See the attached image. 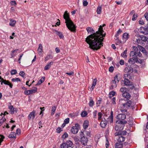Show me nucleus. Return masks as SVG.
Masks as SVG:
<instances>
[{"label":"nucleus","instance_id":"dca6fc26","mask_svg":"<svg viewBox=\"0 0 148 148\" xmlns=\"http://www.w3.org/2000/svg\"><path fill=\"white\" fill-rule=\"evenodd\" d=\"M140 36L142 42H144L147 43H148V38L147 37L144 35Z\"/></svg>","mask_w":148,"mask_h":148},{"label":"nucleus","instance_id":"09e8293b","mask_svg":"<svg viewBox=\"0 0 148 148\" xmlns=\"http://www.w3.org/2000/svg\"><path fill=\"white\" fill-rule=\"evenodd\" d=\"M87 114V113L86 111L82 112L81 114V115L82 117H85Z\"/></svg>","mask_w":148,"mask_h":148},{"label":"nucleus","instance_id":"a19ab883","mask_svg":"<svg viewBox=\"0 0 148 148\" xmlns=\"http://www.w3.org/2000/svg\"><path fill=\"white\" fill-rule=\"evenodd\" d=\"M116 92L114 91H112L109 93V97L111 98L112 97L114 96Z\"/></svg>","mask_w":148,"mask_h":148},{"label":"nucleus","instance_id":"5701e85b","mask_svg":"<svg viewBox=\"0 0 148 148\" xmlns=\"http://www.w3.org/2000/svg\"><path fill=\"white\" fill-rule=\"evenodd\" d=\"M89 125V122L87 120L85 121L83 124V127L84 129H86L88 127Z\"/></svg>","mask_w":148,"mask_h":148},{"label":"nucleus","instance_id":"aec40b11","mask_svg":"<svg viewBox=\"0 0 148 148\" xmlns=\"http://www.w3.org/2000/svg\"><path fill=\"white\" fill-rule=\"evenodd\" d=\"M54 32L55 34L58 35L60 38H64V36L61 32H58L56 30H54Z\"/></svg>","mask_w":148,"mask_h":148},{"label":"nucleus","instance_id":"473e14b6","mask_svg":"<svg viewBox=\"0 0 148 148\" xmlns=\"http://www.w3.org/2000/svg\"><path fill=\"white\" fill-rule=\"evenodd\" d=\"M61 148H69L66 143H62L60 145Z\"/></svg>","mask_w":148,"mask_h":148},{"label":"nucleus","instance_id":"680f3d73","mask_svg":"<svg viewBox=\"0 0 148 148\" xmlns=\"http://www.w3.org/2000/svg\"><path fill=\"white\" fill-rule=\"evenodd\" d=\"M114 70V67L113 66H110L109 68V71L111 72H112Z\"/></svg>","mask_w":148,"mask_h":148},{"label":"nucleus","instance_id":"9b49d317","mask_svg":"<svg viewBox=\"0 0 148 148\" xmlns=\"http://www.w3.org/2000/svg\"><path fill=\"white\" fill-rule=\"evenodd\" d=\"M35 111H33L31 112L28 115V119L29 120H33L35 116Z\"/></svg>","mask_w":148,"mask_h":148},{"label":"nucleus","instance_id":"f03ea898","mask_svg":"<svg viewBox=\"0 0 148 148\" xmlns=\"http://www.w3.org/2000/svg\"><path fill=\"white\" fill-rule=\"evenodd\" d=\"M63 17L65 20V23L68 29L71 31L75 32L76 30V27L71 20L69 15L67 11H65L63 15Z\"/></svg>","mask_w":148,"mask_h":148},{"label":"nucleus","instance_id":"5fc2aeb1","mask_svg":"<svg viewBox=\"0 0 148 148\" xmlns=\"http://www.w3.org/2000/svg\"><path fill=\"white\" fill-rule=\"evenodd\" d=\"M112 80L115 81L117 83L119 82V80L118 79V76L117 75H116V76L114 77V79Z\"/></svg>","mask_w":148,"mask_h":148},{"label":"nucleus","instance_id":"58836bf2","mask_svg":"<svg viewBox=\"0 0 148 148\" xmlns=\"http://www.w3.org/2000/svg\"><path fill=\"white\" fill-rule=\"evenodd\" d=\"M128 86V87L131 89H133L134 88V86L132 82H131V83Z\"/></svg>","mask_w":148,"mask_h":148},{"label":"nucleus","instance_id":"49530a36","mask_svg":"<svg viewBox=\"0 0 148 148\" xmlns=\"http://www.w3.org/2000/svg\"><path fill=\"white\" fill-rule=\"evenodd\" d=\"M97 113V110H95L93 112V117L94 118H96Z\"/></svg>","mask_w":148,"mask_h":148},{"label":"nucleus","instance_id":"9d476101","mask_svg":"<svg viewBox=\"0 0 148 148\" xmlns=\"http://www.w3.org/2000/svg\"><path fill=\"white\" fill-rule=\"evenodd\" d=\"M131 58H133L138 61V59L136 55V52L134 51H131L130 53Z\"/></svg>","mask_w":148,"mask_h":148},{"label":"nucleus","instance_id":"4c0bfd02","mask_svg":"<svg viewBox=\"0 0 148 148\" xmlns=\"http://www.w3.org/2000/svg\"><path fill=\"white\" fill-rule=\"evenodd\" d=\"M101 7L100 6H99L97 7V14H100L101 12Z\"/></svg>","mask_w":148,"mask_h":148},{"label":"nucleus","instance_id":"774afa93","mask_svg":"<svg viewBox=\"0 0 148 148\" xmlns=\"http://www.w3.org/2000/svg\"><path fill=\"white\" fill-rule=\"evenodd\" d=\"M144 16L146 20L148 21V12H146L144 14Z\"/></svg>","mask_w":148,"mask_h":148},{"label":"nucleus","instance_id":"f704fd0d","mask_svg":"<svg viewBox=\"0 0 148 148\" xmlns=\"http://www.w3.org/2000/svg\"><path fill=\"white\" fill-rule=\"evenodd\" d=\"M94 104V102L93 100L91 98L90 99V101H89V106L90 107H92V106Z\"/></svg>","mask_w":148,"mask_h":148},{"label":"nucleus","instance_id":"603ef678","mask_svg":"<svg viewBox=\"0 0 148 148\" xmlns=\"http://www.w3.org/2000/svg\"><path fill=\"white\" fill-rule=\"evenodd\" d=\"M17 73L16 70L15 69L12 70L11 71V75H14Z\"/></svg>","mask_w":148,"mask_h":148},{"label":"nucleus","instance_id":"1a4fd4ad","mask_svg":"<svg viewBox=\"0 0 148 148\" xmlns=\"http://www.w3.org/2000/svg\"><path fill=\"white\" fill-rule=\"evenodd\" d=\"M66 143L69 148H76V146L70 140H67Z\"/></svg>","mask_w":148,"mask_h":148},{"label":"nucleus","instance_id":"a18cd8bd","mask_svg":"<svg viewBox=\"0 0 148 148\" xmlns=\"http://www.w3.org/2000/svg\"><path fill=\"white\" fill-rule=\"evenodd\" d=\"M102 113L101 112H99L98 113V120L99 121H100L102 120V118H101L102 116Z\"/></svg>","mask_w":148,"mask_h":148},{"label":"nucleus","instance_id":"7ed1b4c3","mask_svg":"<svg viewBox=\"0 0 148 148\" xmlns=\"http://www.w3.org/2000/svg\"><path fill=\"white\" fill-rule=\"evenodd\" d=\"M116 118L118 119L116 123L119 124L124 125L127 123V121L125 120L126 117L124 114H120L118 115Z\"/></svg>","mask_w":148,"mask_h":148},{"label":"nucleus","instance_id":"a211bd4d","mask_svg":"<svg viewBox=\"0 0 148 148\" xmlns=\"http://www.w3.org/2000/svg\"><path fill=\"white\" fill-rule=\"evenodd\" d=\"M97 80L96 78L94 79L92 81V86L90 88V90L91 91L93 90L94 87L96 85Z\"/></svg>","mask_w":148,"mask_h":148},{"label":"nucleus","instance_id":"4be33fe9","mask_svg":"<svg viewBox=\"0 0 148 148\" xmlns=\"http://www.w3.org/2000/svg\"><path fill=\"white\" fill-rule=\"evenodd\" d=\"M125 138L124 137L122 136H119L117 141L122 143V142L125 141Z\"/></svg>","mask_w":148,"mask_h":148},{"label":"nucleus","instance_id":"c756f323","mask_svg":"<svg viewBox=\"0 0 148 148\" xmlns=\"http://www.w3.org/2000/svg\"><path fill=\"white\" fill-rule=\"evenodd\" d=\"M16 134L15 132H11V134L9 135L8 137L9 138H14L15 137Z\"/></svg>","mask_w":148,"mask_h":148},{"label":"nucleus","instance_id":"ddd939ff","mask_svg":"<svg viewBox=\"0 0 148 148\" xmlns=\"http://www.w3.org/2000/svg\"><path fill=\"white\" fill-rule=\"evenodd\" d=\"M2 79L3 81L1 82V85H2L3 82L4 84L9 85L11 88H12V84L11 83H10L8 81L6 80H4L3 79Z\"/></svg>","mask_w":148,"mask_h":148},{"label":"nucleus","instance_id":"052dcab7","mask_svg":"<svg viewBox=\"0 0 148 148\" xmlns=\"http://www.w3.org/2000/svg\"><path fill=\"white\" fill-rule=\"evenodd\" d=\"M19 75L23 77H24L25 75V73L23 71H21L19 73Z\"/></svg>","mask_w":148,"mask_h":148},{"label":"nucleus","instance_id":"0eeeda50","mask_svg":"<svg viewBox=\"0 0 148 148\" xmlns=\"http://www.w3.org/2000/svg\"><path fill=\"white\" fill-rule=\"evenodd\" d=\"M124 71L125 73L131 74L133 72V69L132 67L128 66L125 68Z\"/></svg>","mask_w":148,"mask_h":148},{"label":"nucleus","instance_id":"69168bd1","mask_svg":"<svg viewBox=\"0 0 148 148\" xmlns=\"http://www.w3.org/2000/svg\"><path fill=\"white\" fill-rule=\"evenodd\" d=\"M84 1L83 2V5L84 6H87L88 4V2L87 1H85V0H84Z\"/></svg>","mask_w":148,"mask_h":148},{"label":"nucleus","instance_id":"a878e982","mask_svg":"<svg viewBox=\"0 0 148 148\" xmlns=\"http://www.w3.org/2000/svg\"><path fill=\"white\" fill-rule=\"evenodd\" d=\"M130 74H125L124 77V80L128 79H130L131 76L130 75Z\"/></svg>","mask_w":148,"mask_h":148},{"label":"nucleus","instance_id":"f257e3e1","mask_svg":"<svg viewBox=\"0 0 148 148\" xmlns=\"http://www.w3.org/2000/svg\"><path fill=\"white\" fill-rule=\"evenodd\" d=\"M86 30L88 33L91 32L92 34L88 36L86 39L85 41L89 45V47L94 50L99 49L103 46L102 42L103 41V37H105L106 33L104 32L103 27L100 25L98 30L95 33V31L91 27L86 28Z\"/></svg>","mask_w":148,"mask_h":148},{"label":"nucleus","instance_id":"4468645a","mask_svg":"<svg viewBox=\"0 0 148 148\" xmlns=\"http://www.w3.org/2000/svg\"><path fill=\"white\" fill-rule=\"evenodd\" d=\"M71 131L74 134H75L77 133L78 131V128H76L75 127L73 126L71 129Z\"/></svg>","mask_w":148,"mask_h":148},{"label":"nucleus","instance_id":"6ab92c4d","mask_svg":"<svg viewBox=\"0 0 148 148\" xmlns=\"http://www.w3.org/2000/svg\"><path fill=\"white\" fill-rule=\"evenodd\" d=\"M38 54L39 55H41L42 53L43 52L42 46L41 44H40L39 45V47L38 49Z\"/></svg>","mask_w":148,"mask_h":148},{"label":"nucleus","instance_id":"e2e57ef3","mask_svg":"<svg viewBox=\"0 0 148 148\" xmlns=\"http://www.w3.org/2000/svg\"><path fill=\"white\" fill-rule=\"evenodd\" d=\"M116 98L115 97H114L112 99V103L113 104H116Z\"/></svg>","mask_w":148,"mask_h":148},{"label":"nucleus","instance_id":"7c9ffc66","mask_svg":"<svg viewBox=\"0 0 148 148\" xmlns=\"http://www.w3.org/2000/svg\"><path fill=\"white\" fill-rule=\"evenodd\" d=\"M124 84L126 86H128L131 83V82L129 80V79H126L124 80L123 81Z\"/></svg>","mask_w":148,"mask_h":148},{"label":"nucleus","instance_id":"bb28decb","mask_svg":"<svg viewBox=\"0 0 148 148\" xmlns=\"http://www.w3.org/2000/svg\"><path fill=\"white\" fill-rule=\"evenodd\" d=\"M128 62L130 64H133L135 62H137L138 61L136 60H135L133 58H130L128 60Z\"/></svg>","mask_w":148,"mask_h":148},{"label":"nucleus","instance_id":"c9c22d12","mask_svg":"<svg viewBox=\"0 0 148 148\" xmlns=\"http://www.w3.org/2000/svg\"><path fill=\"white\" fill-rule=\"evenodd\" d=\"M127 88L125 87H122L120 89V91L121 92H125L127 91Z\"/></svg>","mask_w":148,"mask_h":148},{"label":"nucleus","instance_id":"2eb2a0df","mask_svg":"<svg viewBox=\"0 0 148 148\" xmlns=\"http://www.w3.org/2000/svg\"><path fill=\"white\" fill-rule=\"evenodd\" d=\"M123 127L120 125H116L115 126V130L116 131L120 132L123 130Z\"/></svg>","mask_w":148,"mask_h":148},{"label":"nucleus","instance_id":"2f4dec72","mask_svg":"<svg viewBox=\"0 0 148 148\" xmlns=\"http://www.w3.org/2000/svg\"><path fill=\"white\" fill-rule=\"evenodd\" d=\"M52 56L51 54H49L47 55L45 58V60L46 61H47L50 59H52Z\"/></svg>","mask_w":148,"mask_h":148},{"label":"nucleus","instance_id":"37998d69","mask_svg":"<svg viewBox=\"0 0 148 148\" xmlns=\"http://www.w3.org/2000/svg\"><path fill=\"white\" fill-rule=\"evenodd\" d=\"M56 110V107L55 106H53V107L52 108V110H51V115H53L54 114L55 111Z\"/></svg>","mask_w":148,"mask_h":148},{"label":"nucleus","instance_id":"f8f14e48","mask_svg":"<svg viewBox=\"0 0 148 148\" xmlns=\"http://www.w3.org/2000/svg\"><path fill=\"white\" fill-rule=\"evenodd\" d=\"M122 95L123 97H124L126 99H127V100H128V99H130L131 96L130 93L127 92V91L125 92H123Z\"/></svg>","mask_w":148,"mask_h":148},{"label":"nucleus","instance_id":"393cba45","mask_svg":"<svg viewBox=\"0 0 148 148\" xmlns=\"http://www.w3.org/2000/svg\"><path fill=\"white\" fill-rule=\"evenodd\" d=\"M10 21V25L11 26H14L16 23V21L12 19H11Z\"/></svg>","mask_w":148,"mask_h":148},{"label":"nucleus","instance_id":"f3484780","mask_svg":"<svg viewBox=\"0 0 148 148\" xmlns=\"http://www.w3.org/2000/svg\"><path fill=\"white\" fill-rule=\"evenodd\" d=\"M113 113L112 111H111L110 112V115L108 118V121L110 122V123H112L113 122Z\"/></svg>","mask_w":148,"mask_h":148},{"label":"nucleus","instance_id":"864d4df0","mask_svg":"<svg viewBox=\"0 0 148 148\" xmlns=\"http://www.w3.org/2000/svg\"><path fill=\"white\" fill-rule=\"evenodd\" d=\"M0 145H1V143L3 141V139L4 138V137L2 135H0Z\"/></svg>","mask_w":148,"mask_h":148},{"label":"nucleus","instance_id":"13d9d810","mask_svg":"<svg viewBox=\"0 0 148 148\" xmlns=\"http://www.w3.org/2000/svg\"><path fill=\"white\" fill-rule=\"evenodd\" d=\"M68 136V134L66 133H65L62 136V138L64 139H65Z\"/></svg>","mask_w":148,"mask_h":148},{"label":"nucleus","instance_id":"39448f33","mask_svg":"<svg viewBox=\"0 0 148 148\" xmlns=\"http://www.w3.org/2000/svg\"><path fill=\"white\" fill-rule=\"evenodd\" d=\"M80 136L81 137L80 142L81 144L84 145H86L88 140L87 138L85 136L84 132H81L80 134Z\"/></svg>","mask_w":148,"mask_h":148},{"label":"nucleus","instance_id":"412c9836","mask_svg":"<svg viewBox=\"0 0 148 148\" xmlns=\"http://www.w3.org/2000/svg\"><path fill=\"white\" fill-rule=\"evenodd\" d=\"M53 64V62H50L49 63H48L45 66L44 69L45 70H48L51 67V65H52Z\"/></svg>","mask_w":148,"mask_h":148},{"label":"nucleus","instance_id":"de8ad7c7","mask_svg":"<svg viewBox=\"0 0 148 148\" xmlns=\"http://www.w3.org/2000/svg\"><path fill=\"white\" fill-rule=\"evenodd\" d=\"M6 120L5 117H3L2 119L0 120V126L2 125V124Z\"/></svg>","mask_w":148,"mask_h":148},{"label":"nucleus","instance_id":"bf43d9fd","mask_svg":"<svg viewBox=\"0 0 148 148\" xmlns=\"http://www.w3.org/2000/svg\"><path fill=\"white\" fill-rule=\"evenodd\" d=\"M69 118H67L65 119L64 121V123L65 124H68L69 122Z\"/></svg>","mask_w":148,"mask_h":148},{"label":"nucleus","instance_id":"cd10ccee","mask_svg":"<svg viewBox=\"0 0 148 148\" xmlns=\"http://www.w3.org/2000/svg\"><path fill=\"white\" fill-rule=\"evenodd\" d=\"M30 94L35 93L37 91V88L36 87H34V89L29 90Z\"/></svg>","mask_w":148,"mask_h":148},{"label":"nucleus","instance_id":"79ce46f5","mask_svg":"<svg viewBox=\"0 0 148 148\" xmlns=\"http://www.w3.org/2000/svg\"><path fill=\"white\" fill-rule=\"evenodd\" d=\"M11 81L13 82H18V81L21 82V80L19 78H13L11 79Z\"/></svg>","mask_w":148,"mask_h":148},{"label":"nucleus","instance_id":"0e129e2a","mask_svg":"<svg viewBox=\"0 0 148 148\" xmlns=\"http://www.w3.org/2000/svg\"><path fill=\"white\" fill-rule=\"evenodd\" d=\"M24 94L27 95H30V93L29 92V90H26L24 91Z\"/></svg>","mask_w":148,"mask_h":148},{"label":"nucleus","instance_id":"b1692460","mask_svg":"<svg viewBox=\"0 0 148 148\" xmlns=\"http://www.w3.org/2000/svg\"><path fill=\"white\" fill-rule=\"evenodd\" d=\"M45 77H42L41 79L38 81L37 84H36L35 85L38 86V85L40 84L41 83H43L44 81L45 80Z\"/></svg>","mask_w":148,"mask_h":148},{"label":"nucleus","instance_id":"6e6552de","mask_svg":"<svg viewBox=\"0 0 148 148\" xmlns=\"http://www.w3.org/2000/svg\"><path fill=\"white\" fill-rule=\"evenodd\" d=\"M101 120V121L100 123V125L102 128H104L107 124V121L104 117H103Z\"/></svg>","mask_w":148,"mask_h":148},{"label":"nucleus","instance_id":"8fccbe9b","mask_svg":"<svg viewBox=\"0 0 148 148\" xmlns=\"http://www.w3.org/2000/svg\"><path fill=\"white\" fill-rule=\"evenodd\" d=\"M138 16V15H135V14H134L132 16V20L135 21L136 20V18Z\"/></svg>","mask_w":148,"mask_h":148},{"label":"nucleus","instance_id":"423d86ee","mask_svg":"<svg viewBox=\"0 0 148 148\" xmlns=\"http://www.w3.org/2000/svg\"><path fill=\"white\" fill-rule=\"evenodd\" d=\"M133 40L136 43L140 44L143 45V43L142 42L140 36H135L133 39Z\"/></svg>","mask_w":148,"mask_h":148},{"label":"nucleus","instance_id":"3c124183","mask_svg":"<svg viewBox=\"0 0 148 148\" xmlns=\"http://www.w3.org/2000/svg\"><path fill=\"white\" fill-rule=\"evenodd\" d=\"M17 110L16 108H13V109H12L11 110L10 113L12 114L14 113V112H17Z\"/></svg>","mask_w":148,"mask_h":148},{"label":"nucleus","instance_id":"c85d7f7f","mask_svg":"<svg viewBox=\"0 0 148 148\" xmlns=\"http://www.w3.org/2000/svg\"><path fill=\"white\" fill-rule=\"evenodd\" d=\"M123 38L127 40L129 37V34L126 33L123 34Z\"/></svg>","mask_w":148,"mask_h":148},{"label":"nucleus","instance_id":"c03bdc74","mask_svg":"<svg viewBox=\"0 0 148 148\" xmlns=\"http://www.w3.org/2000/svg\"><path fill=\"white\" fill-rule=\"evenodd\" d=\"M135 52H136V55L137 56H138L139 57H140L141 56L142 54L139 51L137 50Z\"/></svg>","mask_w":148,"mask_h":148},{"label":"nucleus","instance_id":"72a5a7b5","mask_svg":"<svg viewBox=\"0 0 148 148\" xmlns=\"http://www.w3.org/2000/svg\"><path fill=\"white\" fill-rule=\"evenodd\" d=\"M116 38L115 39V41L116 42H117L116 43V45H118L120 44L121 43V41L119 39L118 37H116Z\"/></svg>","mask_w":148,"mask_h":148},{"label":"nucleus","instance_id":"4d7b16f0","mask_svg":"<svg viewBox=\"0 0 148 148\" xmlns=\"http://www.w3.org/2000/svg\"><path fill=\"white\" fill-rule=\"evenodd\" d=\"M127 132L124 130L122 131H120V136H122L123 135H125L126 134Z\"/></svg>","mask_w":148,"mask_h":148},{"label":"nucleus","instance_id":"20e7f679","mask_svg":"<svg viewBox=\"0 0 148 148\" xmlns=\"http://www.w3.org/2000/svg\"><path fill=\"white\" fill-rule=\"evenodd\" d=\"M125 101V99H123L121 98L119 99V102L120 103H122V104L123 105V107H124V108H127L129 107L132 103L131 101L129 100H127V101L126 102H124Z\"/></svg>","mask_w":148,"mask_h":148},{"label":"nucleus","instance_id":"e433bc0d","mask_svg":"<svg viewBox=\"0 0 148 148\" xmlns=\"http://www.w3.org/2000/svg\"><path fill=\"white\" fill-rule=\"evenodd\" d=\"M122 32V31L120 29H119L117 32L116 33L115 35V37H118L119 35Z\"/></svg>","mask_w":148,"mask_h":148},{"label":"nucleus","instance_id":"6e6d98bb","mask_svg":"<svg viewBox=\"0 0 148 148\" xmlns=\"http://www.w3.org/2000/svg\"><path fill=\"white\" fill-rule=\"evenodd\" d=\"M62 130V128L60 127H58L56 129V132L58 133H60Z\"/></svg>","mask_w":148,"mask_h":148},{"label":"nucleus","instance_id":"338daca9","mask_svg":"<svg viewBox=\"0 0 148 148\" xmlns=\"http://www.w3.org/2000/svg\"><path fill=\"white\" fill-rule=\"evenodd\" d=\"M21 130L19 129H17L16 130V134L18 135H19L21 134Z\"/></svg>","mask_w":148,"mask_h":148},{"label":"nucleus","instance_id":"ea45409f","mask_svg":"<svg viewBox=\"0 0 148 148\" xmlns=\"http://www.w3.org/2000/svg\"><path fill=\"white\" fill-rule=\"evenodd\" d=\"M143 30L144 32H143V33L145 34H148V27H143Z\"/></svg>","mask_w":148,"mask_h":148}]
</instances>
